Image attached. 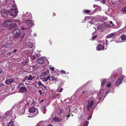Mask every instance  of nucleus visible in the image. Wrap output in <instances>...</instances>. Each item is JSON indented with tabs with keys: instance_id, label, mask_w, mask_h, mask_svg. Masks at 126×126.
<instances>
[{
	"instance_id": "f257e3e1",
	"label": "nucleus",
	"mask_w": 126,
	"mask_h": 126,
	"mask_svg": "<svg viewBox=\"0 0 126 126\" xmlns=\"http://www.w3.org/2000/svg\"><path fill=\"white\" fill-rule=\"evenodd\" d=\"M30 112L29 117H33L37 116L38 114V111L37 109L34 107L30 108L29 110Z\"/></svg>"
},
{
	"instance_id": "f03ea898",
	"label": "nucleus",
	"mask_w": 126,
	"mask_h": 126,
	"mask_svg": "<svg viewBox=\"0 0 126 126\" xmlns=\"http://www.w3.org/2000/svg\"><path fill=\"white\" fill-rule=\"evenodd\" d=\"M18 13L17 9L15 6H13L11 10L9 11V13L13 16H15Z\"/></svg>"
},
{
	"instance_id": "7ed1b4c3",
	"label": "nucleus",
	"mask_w": 126,
	"mask_h": 126,
	"mask_svg": "<svg viewBox=\"0 0 126 126\" xmlns=\"http://www.w3.org/2000/svg\"><path fill=\"white\" fill-rule=\"evenodd\" d=\"M21 33V30L19 29H14L12 32V33L14 35L13 36L14 38L20 37Z\"/></svg>"
},
{
	"instance_id": "20e7f679",
	"label": "nucleus",
	"mask_w": 126,
	"mask_h": 126,
	"mask_svg": "<svg viewBox=\"0 0 126 126\" xmlns=\"http://www.w3.org/2000/svg\"><path fill=\"white\" fill-rule=\"evenodd\" d=\"M23 85H24V84L20 83L18 84L17 87V88L19 89L20 92L21 93H24L27 91V89L26 87L22 86Z\"/></svg>"
},
{
	"instance_id": "39448f33",
	"label": "nucleus",
	"mask_w": 126,
	"mask_h": 126,
	"mask_svg": "<svg viewBox=\"0 0 126 126\" xmlns=\"http://www.w3.org/2000/svg\"><path fill=\"white\" fill-rule=\"evenodd\" d=\"M9 11L8 10L6 9H1L0 12L1 15L4 18L7 17L8 15Z\"/></svg>"
},
{
	"instance_id": "423d86ee",
	"label": "nucleus",
	"mask_w": 126,
	"mask_h": 126,
	"mask_svg": "<svg viewBox=\"0 0 126 126\" xmlns=\"http://www.w3.org/2000/svg\"><path fill=\"white\" fill-rule=\"evenodd\" d=\"M94 102V100H92L91 101L90 100L87 101V107L88 111H89L90 109H91L93 106Z\"/></svg>"
},
{
	"instance_id": "0eeeda50",
	"label": "nucleus",
	"mask_w": 126,
	"mask_h": 126,
	"mask_svg": "<svg viewBox=\"0 0 126 126\" xmlns=\"http://www.w3.org/2000/svg\"><path fill=\"white\" fill-rule=\"evenodd\" d=\"M25 23L28 26V28H31L33 25V23L32 22V21L30 20H26Z\"/></svg>"
},
{
	"instance_id": "6e6552de",
	"label": "nucleus",
	"mask_w": 126,
	"mask_h": 126,
	"mask_svg": "<svg viewBox=\"0 0 126 126\" xmlns=\"http://www.w3.org/2000/svg\"><path fill=\"white\" fill-rule=\"evenodd\" d=\"M11 21L10 20H8L5 21L3 24L2 25V26L3 27H6L9 26L10 25Z\"/></svg>"
},
{
	"instance_id": "1a4fd4ad",
	"label": "nucleus",
	"mask_w": 126,
	"mask_h": 126,
	"mask_svg": "<svg viewBox=\"0 0 126 126\" xmlns=\"http://www.w3.org/2000/svg\"><path fill=\"white\" fill-rule=\"evenodd\" d=\"M124 79V78L122 76L119 77L116 80V85H119L121 83Z\"/></svg>"
},
{
	"instance_id": "9d476101",
	"label": "nucleus",
	"mask_w": 126,
	"mask_h": 126,
	"mask_svg": "<svg viewBox=\"0 0 126 126\" xmlns=\"http://www.w3.org/2000/svg\"><path fill=\"white\" fill-rule=\"evenodd\" d=\"M14 81L13 79H7L5 82V83L6 84H10L12 83Z\"/></svg>"
},
{
	"instance_id": "9b49d317",
	"label": "nucleus",
	"mask_w": 126,
	"mask_h": 126,
	"mask_svg": "<svg viewBox=\"0 0 126 126\" xmlns=\"http://www.w3.org/2000/svg\"><path fill=\"white\" fill-rule=\"evenodd\" d=\"M44 57L46 58L45 57H43L38 59L36 61V63H44L45 60Z\"/></svg>"
},
{
	"instance_id": "f8f14e48",
	"label": "nucleus",
	"mask_w": 126,
	"mask_h": 126,
	"mask_svg": "<svg viewBox=\"0 0 126 126\" xmlns=\"http://www.w3.org/2000/svg\"><path fill=\"white\" fill-rule=\"evenodd\" d=\"M25 16L26 17V19L27 18L30 20L31 19H32V15L31 13H28V12H27L25 14Z\"/></svg>"
},
{
	"instance_id": "ddd939ff",
	"label": "nucleus",
	"mask_w": 126,
	"mask_h": 126,
	"mask_svg": "<svg viewBox=\"0 0 126 126\" xmlns=\"http://www.w3.org/2000/svg\"><path fill=\"white\" fill-rule=\"evenodd\" d=\"M49 72V70H47L42 73L40 75L41 77H43L47 76Z\"/></svg>"
},
{
	"instance_id": "4468645a",
	"label": "nucleus",
	"mask_w": 126,
	"mask_h": 126,
	"mask_svg": "<svg viewBox=\"0 0 126 126\" xmlns=\"http://www.w3.org/2000/svg\"><path fill=\"white\" fill-rule=\"evenodd\" d=\"M10 24L11 25L10 27V29L14 28H16L17 27V23H13L11 24L10 23Z\"/></svg>"
},
{
	"instance_id": "2eb2a0df",
	"label": "nucleus",
	"mask_w": 126,
	"mask_h": 126,
	"mask_svg": "<svg viewBox=\"0 0 126 126\" xmlns=\"http://www.w3.org/2000/svg\"><path fill=\"white\" fill-rule=\"evenodd\" d=\"M104 46L102 45H100L97 47V50H100L104 48Z\"/></svg>"
},
{
	"instance_id": "dca6fc26",
	"label": "nucleus",
	"mask_w": 126,
	"mask_h": 126,
	"mask_svg": "<svg viewBox=\"0 0 126 126\" xmlns=\"http://www.w3.org/2000/svg\"><path fill=\"white\" fill-rule=\"evenodd\" d=\"M107 80V79H102V81L101 82V86L102 87L104 86V85L106 82Z\"/></svg>"
},
{
	"instance_id": "f3484780",
	"label": "nucleus",
	"mask_w": 126,
	"mask_h": 126,
	"mask_svg": "<svg viewBox=\"0 0 126 126\" xmlns=\"http://www.w3.org/2000/svg\"><path fill=\"white\" fill-rule=\"evenodd\" d=\"M11 46L10 44H4L2 46V47L9 48Z\"/></svg>"
},
{
	"instance_id": "a211bd4d",
	"label": "nucleus",
	"mask_w": 126,
	"mask_h": 126,
	"mask_svg": "<svg viewBox=\"0 0 126 126\" xmlns=\"http://www.w3.org/2000/svg\"><path fill=\"white\" fill-rule=\"evenodd\" d=\"M53 120L55 121L59 122L60 121L62 120L60 118H58L57 117H54L53 118Z\"/></svg>"
},
{
	"instance_id": "6ab92c4d",
	"label": "nucleus",
	"mask_w": 126,
	"mask_h": 126,
	"mask_svg": "<svg viewBox=\"0 0 126 126\" xmlns=\"http://www.w3.org/2000/svg\"><path fill=\"white\" fill-rule=\"evenodd\" d=\"M102 26L104 28H108L110 26V24L107 25L105 23H104L102 24Z\"/></svg>"
},
{
	"instance_id": "aec40b11",
	"label": "nucleus",
	"mask_w": 126,
	"mask_h": 126,
	"mask_svg": "<svg viewBox=\"0 0 126 126\" xmlns=\"http://www.w3.org/2000/svg\"><path fill=\"white\" fill-rule=\"evenodd\" d=\"M115 35V33H111L109 35H107L106 37L107 38H110L111 37L113 36H114Z\"/></svg>"
},
{
	"instance_id": "412c9836",
	"label": "nucleus",
	"mask_w": 126,
	"mask_h": 126,
	"mask_svg": "<svg viewBox=\"0 0 126 126\" xmlns=\"http://www.w3.org/2000/svg\"><path fill=\"white\" fill-rule=\"evenodd\" d=\"M38 85L39 86H43L44 88L45 89H46V88L45 86L43 84L41 83V81H38Z\"/></svg>"
},
{
	"instance_id": "4be33fe9",
	"label": "nucleus",
	"mask_w": 126,
	"mask_h": 126,
	"mask_svg": "<svg viewBox=\"0 0 126 126\" xmlns=\"http://www.w3.org/2000/svg\"><path fill=\"white\" fill-rule=\"evenodd\" d=\"M58 113L59 115H61L63 112V111L62 109H61L59 110Z\"/></svg>"
},
{
	"instance_id": "5701e85b",
	"label": "nucleus",
	"mask_w": 126,
	"mask_h": 126,
	"mask_svg": "<svg viewBox=\"0 0 126 126\" xmlns=\"http://www.w3.org/2000/svg\"><path fill=\"white\" fill-rule=\"evenodd\" d=\"M121 38L122 40H125L126 39V35H125L124 34L122 35L121 36Z\"/></svg>"
},
{
	"instance_id": "b1692460",
	"label": "nucleus",
	"mask_w": 126,
	"mask_h": 126,
	"mask_svg": "<svg viewBox=\"0 0 126 126\" xmlns=\"http://www.w3.org/2000/svg\"><path fill=\"white\" fill-rule=\"evenodd\" d=\"M52 78V81H54L56 80L57 79V78L56 77H55L54 75H52L51 77Z\"/></svg>"
},
{
	"instance_id": "393cba45",
	"label": "nucleus",
	"mask_w": 126,
	"mask_h": 126,
	"mask_svg": "<svg viewBox=\"0 0 126 126\" xmlns=\"http://www.w3.org/2000/svg\"><path fill=\"white\" fill-rule=\"evenodd\" d=\"M121 11L124 13H126V7H124V8H122L121 10Z\"/></svg>"
},
{
	"instance_id": "a878e982",
	"label": "nucleus",
	"mask_w": 126,
	"mask_h": 126,
	"mask_svg": "<svg viewBox=\"0 0 126 126\" xmlns=\"http://www.w3.org/2000/svg\"><path fill=\"white\" fill-rule=\"evenodd\" d=\"M1 54H4V53H6L5 49H3L1 50Z\"/></svg>"
},
{
	"instance_id": "bb28decb",
	"label": "nucleus",
	"mask_w": 126,
	"mask_h": 126,
	"mask_svg": "<svg viewBox=\"0 0 126 126\" xmlns=\"http://www.w3.org/2000/svg\"><path fill=\"white\" fill-rule=\"evenodd\" d=\"M13 122L12 121H11L9 123L8 126H13Z\"/></svg>"
},
{
	"instance_id": "cd10ccee",
	"label": "nucleus",
	"mask_w": 126,
	"mask_h": 126,
	"mask_svg": "<svg viewBox=\"0 0 126 126\" xmlns=\"http://www.w3.org/2000/svg\"><path fill=\"white\" fill-rule=\"evenodd\" d=\"M33 79V78L31 76V75H30L28 79V80H31Z\"/></svg>"
},
{
	"instance_id": "c85d7f7f",
	"label": "nucleus",
	"mask_w": 126,
	"mask_h": 126,
	"mask_svg": "<svg viewBox=\"0 0 126 126\" xmlns=\"http://www.w3.org/2000/svg\"><path fill=\"white\" fill-rule=\"evenodd\" d=\"M30 101H31L32 102H33L32 103H31V105H32V104H34V101H33V99L30 98Z\"/></svg>"
},
{
	"instance_id": "c756f323",
	"label": "nucleus",
	"mask_w": 126,
	"mask_h": 126,
	"mask_svg": "<svg viewBox=\"0 0 126 126\" xmlns=\"http://www.w3.org/2000/svg\"><path fill=\"white\" fill-rule=\"evenodd\" d=\"M49 69L52 71H53L54 70V68L53 67H50L49 68Z\"/></svg>"
},
{
	"instance_id": "7c9ffc66",
	"label": "nucleus",
	"mask_w": 126,
	"mask_h": 126,
	"mask_svg": "<svg viewBox=\"0 0 126 126\" xmlns=\"http://www.w3.org/2000/svg\"><path fill=\"white\" fill-rule=\"evenodd\" d=\"M111 84L110 83H109L108 82L107 84V86L108 87H110L111 86Z\"/></svg>"
},
{
	"instance_id": "2f4dec72",
	"label": "nucleus",
	"mask_w": 126,
	"mask_h": 126,
	"mask_svg": "<svg viewBox=\"0 0 126 126\" xmlns=\"http://www.w3.org/2000/svg\"><path fill=\"white\" fill-rule=\"evenodd\" d=\"M4 73L3 71L2 70V69L0 68V74H3Z\"/></svg>"
},
{
	"instance_id": "473e14b6",
	"label": "nucleus",
	"mask_w": 126,
	"mask_h": 126,
	"mask_svg": "<svg viewBox=\"0 0 126 126\" xmlns=\"http://www.w3.org/2000/svg\"><path fill=\"white\" fill-rule=\"evenodd\" d=\"M106 1V0H102V1L101 2V3L104 4H105Z\"/></svg>"
},
{
	"instance_id": "72a5a7b5",
	"label": "nucleus",
	"mask_w": 126,
	"mask_h": 126,
	"mask_svg": "<svg viewBox=\"0 0 126 126\" xmlns=\"http://www.w3.org/2000/svg\"><path fill=\"white\" fill-rule=\"evenodd\" d=\"M32 101H30V99L29 100V101H28L27 102V105H30H30H31V103H32Z\"/></svg>"
},
{
	"instance_id": "f704fd0d",
	"label": "nucleus",
	"mask_w": 126,
	"mask_h": 126,
	"mask_svg": "<svg viewBox=\"0 0 126 126\" xmlns=\"http://www.w3.org/2000/svg\"><path fill=\"white\" fill-rule=\"evenodd\" d=\"M84 12L86 13H88L90 12V11L89 10H85Z\"/></svg>"
},
{
	"instance_id": "c9c22d12",
	"label": "nucleus",
	"mask_w": 126,
	"mask_h": 126,
	"mask_svg": "<svg viewBox=\"0 0 126 126\" xmlns=\"http://www.w3.org/2000/svg\"><path fill=\"white\" fill-rule=\"evenodd\" d=\"M25 35V33H22V35L21 36V38H22V39H23V38H24V37Z\"/></svg>"
},
{
	"instance_id": "e433bc0d",
	"label": "nucleus",
	"mask_w": 126,
	"mask_h": 126,
	"mask_svg": "<svg viewBox=\"0 0 126 126\" xmlns=\"http://www.w3.org/2000/svg\"><path fill=\"white\" fill-rule=\"evenodd\" d=\"M88 124H89V122L88 121H86L84 123V124L86 125V126H87Z\"/></svg>"
},
{
	"instance_id": "4c0bfd02",
	"label": "nucleus",
	"mask_w": 126,
	"mask_h": 126,
	"mask_svg": "<svg viewBox=\"0 0 126 126\" xmlns=\"http://www.w3.org/2000/svg\"><path fill=\"white\" fill-rule=\"evenodd\" d=\"M38 92L40 93V95H41L43 94L41 90H39L38 91Z\"/></svg>"
},
{
	"instance_id": "58836bf2",
	"label": "nucleus",
	"mask_w": 126,
	"mask_h": 126,
	"mask_svg": "<svg viewBox=\"0 0 126 126\" xmlns=\"http://www.w3.org/2000/svg\"><path fill=\"white\" fill-rule=\"evenodd\" d=\"M51 74L50 75H49L47 77L48 80H50V79L51 77H50V76Z\"/></svg>"
},
{
	"instance_id": "ea45409f",
	"label": "nucleus",
	"mask_w": 126,
	"mask_h": 126,
	"mask_svg": "<svg viewBox=\"0 0 126 126\" xmlns=\"http://www.w3.org/2000/svg\"><path fill=\"white\" fill-rule=\"evenodd\" d=\"M60 72L62 73L66 74V72L65 71L63 70H61Z\"/></svg>"
},
{
	"instance_id": "a19ab883",
	"label": "nucleus",
	"mask_w": 126,
	"mask_h": 126,
	"mask_svg": "<svg viewBox=\"0 0 126 126\" xmlns=\"http://www.w3.org/2000/svg\"><path fill=\"white\" fill-rule=\"evenodd\" d=\"M97 35H95L92 37V39H95V38H96L97 37Z\"/></svg>"
},
{
	"instance_id": "79ce46f5",
	"label": "nucleus",
	"mask_w": 126,
	"mask_h": 126,
	"mask_svg": "<svg viewBox=\"0 0 126 126\" xmlns=\"http://www.w3.org/2000/svg\"><path fill=\"white\" fill-rule=\"evenodd\" d=\"M120 3V2L119 1L118 3H117V2H115L113 3V4H114L115 5H118V4H119Z\"/></svg>"
},
{
	"instance_id": "37998d69",
	"label": "nucleus",
	"mask_w": 126,
	"mask_h": 126,
	"mask_svg": "<svg viewBox=\"0 0 126 126\" xmlns=\"http://www.w3.org/2000/svg\"><path fill=\"white\" fill-rule=\"evenodd\" d=\"M47 80H48V79H47V78H46L44 79V82H46L47 81Z\"/></svg>"
},
{
	"instance_id": "c03bdc74",
	"label": "nucleus",
	"mask_w": 126,
	"mask_h": 126,
	"mask_svg": "<svg viewBox=\"0 0 126 126\" xmlns=\"http://www.w3.org/2000/svg\"><path fill=\"white\" fill-rule=\"evenodd\" d=\"M101 94V91H99L98 93L97 94V95L98 96H99L100 95V94Z\"/></svg>"
},
{
	"instance_id": "a18cd8bd",
	"label": "nucleus",
	"mask_w": 126,
	"mask_h": 126,
	"mask_svg": "<svg viewBox=\"0 0 126 126\" xmlns=\"http://www.w3.org/2000/svg\"><path fill=\"white\" fill-rule=\"evenodd\" d=\"M11 53H7L6 54H5V55H7V56H10V55H11Z\"/></svg>"
},
{
	"instance_id": "49530a36",
	"label": "nucleus",
	"mask_w": 126,
	"mask_h": 126,
	"mask_svg": "<svg viewBox=\"0 0 126 126\" xmlns=\"http://www.w3.org/2000/svg\"><path fill=\"white\" fill-rule=\"evenodd\" d=\"M89 22L90 24H93V22L92 20H91L89 21Z\"/></svg>"
},
{
	"instance_id": "de8ad7c7",
	"label": "nucleus",
	"mask_w": 126,
	"mask_h": 126,
	"mask_svg": "<svg viewBox=\"0 0 126 126\" xmlns=\"http://www.w3.org/2000/svg\"><path fill=\"white\" fill-rule=\"evenodd\" d=\"M21 29L22 30H24L26 29L24 27H22L21 28Z\"/></svg>"
},
{
	"instance_id": "09e8293b",
	"label": "nucleus",
	"mask_w": 126,
	"mask_h": 126,
	"mask_svg": "<svg viewBox=\"0 0 126 126\" xmlns=\"http://www.w3.org/2000/svg\"><path fill=\"white\" fill-rule=\"evenodd\" d=\"M98 7V6L96 5H93V7Z\"/></svg>"
},
{
	"instance_id": "8fccbe9b",
	"label": "nucleus",
	"mask_w": 126,
	"mask_h": 126,
	"mask_svg": "<svg viewBox=\"0 0 126 126\" xmlns=\"http://www.w3.org/2000/svg\"><path fill=\"white\" fill-rule=\"evenodd\" d=\"M62 89L61 88L59 90V92L61 93L62 92Z\"/></svg>"
},
{
	"instance_id": "3c124183",
	"label": "nucleus",
	"mask_w": 126,
	"mask_h": 126,
	"mask_svg": "<svg viewBox=\"0 0 126 126\" xmlns=\"http://www.w3.org/2000/svg\"><path fill=\"white\" fill-rule=\"evenodd\" d=\"M18 51L17 50L15 49L14 50V51H13V53H15L16 52V51Z\"/></svg>"
},
{
	"instance_id": "603ef678",
	"label": "nucleus",
	"mask_w": 126,
	"mask_h": 126,
	"mask_svg": "<svg viewBox=\"0 0 126 126\" xmlns=\"http://www.w3.org/2000/svg\"><path fill=\"white\" fill-rule=\"evenodd\" d=\"M33 46V44H31V45H30V47H33V46Z\"/></svg>"
},
{
	"instance_id": "864d4df0",
	"label": "nucleus",
	"mask_w": 126,
	"mask_h": 126,
	"mask_svg": "<svg viewBox=\"0 0 126 126\" xmlns=\"http://www.w3.org/2000/svg\"><path fill=\"white\" fill-rule=\"evenodd\" d=\"M102 99V98L100 97H98V100H101Z\"/></svg>"
},
{
	"instance_id": "5fc2aeb1",
	"label": "nucleus",
	"mask_w": 126,
	"mask_h": 126,
	"mask_svg": "<svg viewBox=\"0 0 126 126\" xmlns=\"http://www.w3.org/2000/svg\"><path fill=\"white\" fill-rule=\"evenodd\" d=\"M70 116V115H67V119H68V118Z\"/></svg>"
},
{
	"instance_id": "6e6d98bb",
	"label": "nucleus",
	"mask_w": 126,
	"mask_h": 126,
	"mask_svg": "<svg viewBox=\"0 0 126 126\" xmlns=\"http://www.w3.org/2000/svg\"><path fill=\"white\" fill-rule=\"evenodd\" d=\"M91 118V117H89L88 119H87L88 120H90V119Z\"/></svg>"
},
{
	"instance_id": "4d7b16f0",
	"label": "nucleus",
	"mask_w": 126,
	"mask_h": 126,
	"mask_svg": "<svg viewBox=\"0 0 126 126\" xmlns=\"http://www.w3.org/2000/svg\"><path fill=\"white\" fill-rule=\"evenodd\" d=\"M109 23L110 24H113V22L112 21H110L109 22Z\"/></svg>"
},
{
	"instance_id": "13d9d810",
	"label": "nucleus",
	"mask_w": 126,
	"mask_h": 126,
	"mask_svg": "<svg viewBox=\"0 0 126 126\" xmlns=\"http://www.w3.org/2000/svg\"><path fill=\"white\" fill-rule=\"evenodd\" d=\"M35 58H36V57H35V56L33 57L32 60H34L35 59Z\"/></svg>"
},
{
	"instance_id": "bf43d9fd",
	"label": "nucleus",
	"mask_w": 126,
	"mask_h": 126,
	"mask_svg": "<svg viewBox=\"0 0 126 126\" xmlns=\"http://www.w3.org/2000/svg\"><path fill=\"white\" fill-rule=\"evenodd\" d=\"M47 126H53L52 125L50 124L48 125Z\"/></svg>"
},
{
	"instance_id": "052dcab7",
	"label": "nucleus",
	"mask_w": 126,
	"mask_h": 126,
	"mask_svg": "<svg viewBox=\"0 0 126 126\" xmlns=\"http://www.w3.org/2000/svg\"><path fill=\"white\" fill-rule=\"evenodd\" d=\"M28 31H29L30 32H32V30H30V29H29Z\"/></svg>"
},
{
	"instance_id": "680f3d73",
	"label": "nucleus",
	"mask_w": 126,
	"mask_h": 126,
	"mask_svg": "<svg viewBox=\"0 0 126 126\" xmlns=\"http://www.w3.org/2000/svg\"><path fill=\"white\" fill-rule=\"evenodd\" d=\"M44 101V100L43 99H42L41 100L40 102H43Z\"/></svg>"
},
{
	"instance_id": "e2e57ef3",
	"label": "nucleus",
	"mask_w": 126,
	"mask_h": 126,
	"mask_svg": "<svg viewBox=\"0 0 126 126\" xmlns=\"http://www.w3.org/2000/svg\"><path fill=\"white\" fill-rule=\"evenodd\" d=\"M28 62L27 60L26 61H25V63H27Z\"/></svg>"
},
{
	"instance_id": "0e129e2a",
	"label": "nucleus",
	"mask_w": 126,
	"mask_h": 126,
	"mask_svg": "<svg viewBox=\"0 0 126 126\" xmlns=\"http://www.w3.org/2000/svg\"><path fill=\"white\" fill-rule=\"evenodd\" d=\"M46 60H47V63H49V62L48 61V60L46 58Z\"/></svg>"
},
{
	"instance_id": "69168bd1",
	"label": "nucleus",
	"mask_w": 126,
	"mask_h": 126,
	"mask_svg": "<svg viewBox=\"0 0 126 126\" xmlns=\"http://www.w3.org/2000/svg\"><path fill=\"white\" fill-rule=\"evenodd\" d=\"M82 115H81V116L80 117V118H81L82 117Z\"/></svg>"
},
{
	"instance_id": "338daca9",
	"label": "nucleus",
	"mask_w": 126,
	"mask_h": 126,
	"mask_svg": "<svg viewBox=\"0 0 126 126\" xmlns=\"http://www.w3.org/2000/svg\"><path fill=\"white\" fill-rule=\"evenodd\" d=\"M93 11H94V12H95L96 11V10L95 9Z\"/></svg>"
},
{
	"instance_id": "774afa93",
	"label": "nucleus",
	"mask_w": 126,
	"mask_h": 126,
	"mask_svg": "<svg viewBox=\"0 0 126 126\" xmlns=\"http://www.w3.org/2000/svg\"><path fill=\"white\" fill-rule=\"evenodd\" d=\"M85 92L84 91H83L82 92V93H83V94H84L85 93Z\"/></svg>"
}]
</instances>
